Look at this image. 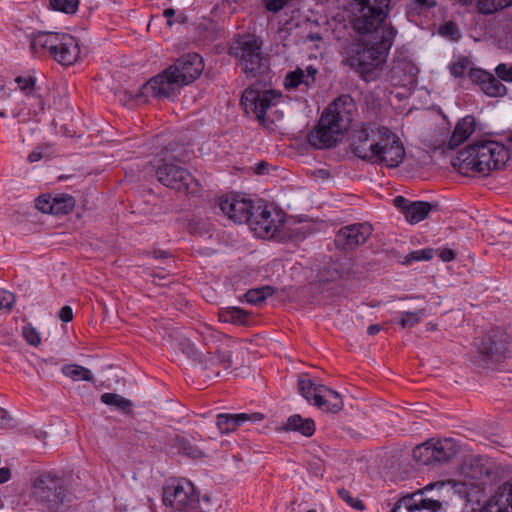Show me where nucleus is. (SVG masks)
<instances>
[{
  "mask_svg": "<svg viewBox=\"0 0 512 512\" xmlns=\"http://www.w3.org/2000/svg\"><path fill=\"white\" fill-rule=\"evenodd\" d=\"M391 0H349L348 12L351 27L363 35L380 30L390 13Z\"/></svg>",
  "mask_w": 512,
  "mask_h": 512,
  "instance_id": "nucleus-8",
  "label": "nucleus"
},
{
  "mask_svg": "<svg viewBox=\"0 0 512 512\" xmlns=\"http://www.w3.org/2000/svg\"><path fill=\"white\" fill-rule=\"evenodd\" d=\"M434 438L416 446L413 449L412 456L414 460L421 465H434Z\"/></svg>",
  "mask_w": 512,
  "mask_h": 512,
  "instance_id": "nucleus-30",
  "label": "nucleus"
},
{
  "mask_svg": "<svg viewBox=\"0 0 512 512\" xmlns=\"http://www.w3.org/2000/svg\"><path fill=\"white\" fill-rule=\"evenodd\" d=\"M32 494L47 509L63 504L68 494L65 480L55 472H42L32 480Z\"/></svg>",
  "mask_w": 512,
  "mask_h": 512,
  "instance_id": "nucleus-9",
  "label": "nucleus"
},
{
  "mask_svg": "<svg viewBox=\"0 0 512 512\" xmlns=\"http://www.w3.org/2000/svg\"><path fill=\"white\" fill-rule=\"evenodd\" d=\"M282 98L283 94L278 90H259L251 86L244 90L241 105L247 114L255 115L260 126L270 128L273 121L266 116V113L269 109L278 105Z\"/></svg>",
  "mask_w": 512,
  "mask_h": 512,
  "instance_id": "nucleus-10",
  "label": "nucleus"
},
{
  "mask_svg": "<svg viewBox=\"0 0 512 512\" xmlns=\"http://www.w3.org/2000/svg\"><path fill=\"white\" fill-rule=\"evenodd\" d=\"M101 401L109 406H115L119 408L120 410H129L132 403L130 400L122 397L119 394L116 393H104L101 395Z\"/></svg>",
  "mask_w": 512,
  "mask_h": 512,
  "instance_id": "nucleus-40",
  "label": "nucleus"
},
{
  "mask_svg": "<svg viewBox=\"0 0 512 512\" xmlns=\"http://www.w3.org/2000/svg\"><path fill=\"white\" fill-rule=\"evenodd\" d=\"M396 35L397 30L392 25L366 32L359 42L345 49L343 63L356 71L363 80H375L386 63Z\"/></svg>",
  "mask_w": 512,
  "mask_h": 512,
  "instance_id": "nucleus-2",
  "label": "nucleus"
},
{
  "mask_svg": "<svg viewBox=\"0 0 512 512\" xmlns=\"http://www.w3.org/2000/svg\"><path fill=\"white\" fill-rule=\"evenodd\" d=\"M262 47V39L251 33L239 34L230 47V55L237 59V66L248 77L256 78L268 70Z\"/></svg>",
  "mask_w": 512,
  "mask_h": 512,
  "instance_id": "nucleus-7",
  "label": "nucleus"
},
{
  "mask_svg": "<svg viewBox=\"0 0 512 512\" xmlns=\"http://www.w3.org/2000/svg\"><path fill=\"white\" fill-rule=\"evenodd\" d=\"M42 158V153L41 152H38V151H33L32 153L29 154L28 156V160L33 163V162H36V161H39L40 159Z\"/></svg>",
  "mask_w": 512,
  "mask_h": 512,
  "instance_id": "nucleus-56",
  "label": "nucleus"
},
{
  "mask_svg": "<svg viewBox=\"0 0 512 512\" xmlns=\"http://www.w3.org/2000/svg\"><path fill=\"white\" fill-rule=\"evenodd\" d=\"M476 120L473 115H466L458 120L448 140V148L454 150L463 144L475 131Z\"/></svg>",
  "mask_w": 512,
  "mask_h": 512,
  "instance_id": "nucleus-24",
  "label": "nucleus"
},
{
  "mask_svg": "<svg viewBox=\"0 0 512 512\" xmlns=\"http://www.w3.org/2000/svg\"><path fill=\"white\" fill-rule=\"evenodd\" d=\"M265 168H266V163L265 162L259 163L258 164V173H262Z\"/></svg>",
  "mask_w": 512,
  "mask_h": 512,
  "instance_id": "nucleus-58",
  "label": "nucleus"
},
{
  "mask_svg": "<svg viewBox=\"0 0 512 512\" xmlns=\"http://www.w3.org/2000/svg\"><path fill=\"white\" fill-rule=\"evenodd\" d=\"M16 303V296L10 291L0 289V309L11 312Z\"/></svg>",
  "mask_w": 512,
  "mask_h": 512,
  "instance_id": "nucleus-44",
  "label": "nucleus"
},
{
  "mask_svg": "<svg viewBox=\"0 0 512 512\" xmlns=\"http://www.w3.org/2000/svg\"><path fill=\"white\" fill-rule=\"evenodd\" d=\"M510 158L509 149L502 143L490 139L474 141L459 153L458 159L467 170L489 174L502 169Z\"/></svg>",
  "mask_w": 512,
  "mask_h": 512,
  "instance_id": "nucleus-5",
  "label": "nucleus"
},
{
  "mask_svg": "<svg viewBox=\"0 0 512 512\" xmlns=\"http://www.w3.org/2000/svg\"><path fill=\"white\" fill-rule=\"evenodd\" d=\"M468 77L472 83L490 97H502L507 93V87L502 84L497 75L483 70L481 68H471Z\"/></svg>",
  "mask_w": 512,
  "mask_h": 512,
  "instance_id": "nucleus-20",
  "label": "nucleus"
},
{
  "mask_svg": "<svg viewBox=\"0 0 512 512\" xmlns=\"http://www.w3.org/2000/svg\"><path fill=\"white\" fill-rule=\"evenodd\" d=\"M176 447L179 452L193 459H198L203 456V452L186 438L177 437Z\"/></svg>",
  "mask_w": 512,
  "mask_h": 512,
  "instance_id": "nucleus-38",
  "label": "nucleus"
},
{
  "mask_svg": "<svg viewBox=\"0 0 512 512\" xmlns=\"http://www.w3.org/2000/svg\"><path fill=\"white\" fill-rule=\"evenodd\" d=\"M477 6L482 14L489 15L512 6V0H478Z\"/></svg>",
  "mask_w": 512,
  "mask_h": 512,
  "instance_id": "nucleus-35",
  "label": "nucleus"
},
{
  "mask_svg": "<svg viewBox=\"0 0 512 512\" xmlns=\"http://www.w3.org/2000/svg\"><path fill=\"white\" fill-rule=\"evenodd\" d=\"M460 473L465 479L475 481V483H470L473 488L482 490L485 478L492 474V468L486 457L474 455L463 461Z\"/></svg>",
  "mask_w": 512,
  "mask_h": 512,
  "instance_id": "nucleus-17",
  "label": "nucleus"
},
{
  "mask_svg": "<svg viewBox=\"0 0 512 512\" xmlns=\"http://www.w3.org/2000/svg\"><path fill=\"white\" fill-rule=\"evenodd\" d=\"M395 206L400 209L411 224L419 223L428 217L432 206L428 202L424 201H409L403 196H397L394 199Z\"/></svg>",
  "mask_w": 512,
  "mask_h": 512,
  "instance_id": "nucleus-22",
  "label": "nucleus"
},
{
  "mask_svg": "<svg viewBox=\"0 0 512 512\" xmlns=\"http://www.w3.org/2000/svg\"><path fill=\"white\" fill-rule=\"evenodd\" d=\"M249 224L262 237H274L283 226V219L278 213L273 215L268 205L262 202L257 207L254 205Z\"/></svg>",
  "mask_w": 512,
  "mask_h": 512,
  "instance_id": "nucleus-14",
  "label": "nucleus"
},
{
  "mask_svg": "<svg viewBox=\"0 0 512 512\" xmlns=\"http://www.w3.org/2000/svg\"><path fill=\"white\" fill-rule=\"evenodd\" d=\"M218 358H219V360H220L221 362H223V363H224V367L227 369V368L229 367V365H230V360H229L230 356H226V355L223 353V354H219Z\"/></svg>",
  "mask_w": 512,
  "mask_h": 512,
  "instance_id": "nucleus-57",
  "label": "nucleus"
},
{
  "mask_svg": "<svg viewBox=\"0 0 512 512\" xmlns=\"http://www.w3.org/2000/svg\"><path fill=\"white\" fill-rule=\"evenodd\" d=\"M251 313L240 307H226L219 311V320L237 326L248 325Z\"/></svg>",
  "mask_w": 512,
  "mask_h": 512,
  "instance_id": "nucleus-28",
  "label": "nucleus"
},
{
  "mask_svg": "<svg viewBox=\"0 0 512 512\" xmlns=\"http://www.w3.org/2000/svg\"><path fill=\"white\" fill-rule=\"evenodd\" d=\"M80 5V0H49L48 8L65 14H75Z\"/></svg>",
  "mask_w": 512,
  "mask_h": 512,
  "instance_id": "nucleus-36",
  "label": "nucleus"
},
{
  "mask_svg": "<svg viewBox=\"0 0 512 512\" xmlns=\"http://www.w3.org/2000/svg\"><path fill=\"white\" fill-rule=\"evenodd\" d=\"M0 508H2V505H0Z\"/></svg>",
  "mask_w": 512,
  "mask_h": 512,
  "instance_id": "nucleus-61",
  "label": "nucleus"
},
{
  "mask_svg": "<svg viewBox=\"0 0 512 512\" xmlns=\"http://www.w3.org/2000/svg\"><path fill=\"white\" fill-rule=\"evenodd\" d=\"M275 293V288L272 286H262L248 290L244 297L245 300L252 305H258L264 302L268 297Z\"/></svg>",
  "mask_w": 512,
  "mask_h": 512,
  "instance_id": "nucleus-33",
  "label": "nucleus"
},
{
  "mask_svg": "<svg viewBox=\"0 0 512 512\" xmlns=\"http://www.w3.org/2000/svg\"><path fill=\"white\" fill-rule=\"evenodd\" d=\"M320 392L322 393L317 398V407L320 410L336 414L343 409L344 403L338 392L325 385H320Z\"/></svg>",
  "mask_w": 512,
  "mask_h": 512,
  "instance_id": "nucleus-25",
  "label": "nucleus"
},
{
  "mask_svg": "<svg viewBox=\"0 0 512 512\" xmlns=\"http://www.w3.org/2000/svg\"><path fill=\"white\" fill-rule=\"evenodd\" d=\"M156 176L161 184L170 189L191 194H195L198 191L199 183L191 172L174 162L162 160V163L156 170Z\"/></svg>",
  "mask_w": 512,
  "mask_h": 512,
  "instance_id": "nucleus-11",
  "label": "nucleus"
},
{
  "mask_svg": "<svg viewBox=\"0 0 512 512\" xmlns=\"http://www.w3.org/2000/svg\"><path fill=\"white\" fill-rule=\"evenodd\" d=\"M382 327L379 324H372L368 326L367 333L371 336L377 335L381 331Z\"/></svg>",
  "mask_w": 512,
  "mask_h": 512,
  "instance_id": "nucleus-55",
  "label": "nucleus"
},
{
  "mask_svg": "<svg viewBox=\"0 0 512 512\" xmlns=\"http://www.w3.org/2000/svg\"><path fill=\"white\" fill-rule=\"evenodd\" d=\"M204 63L197 53H188L178 58L164 71L148 80L140 89L144 98H170L179 88L194 82L202 73Z\"/></svg>",
  "mask_w": 512,
  "mask_h": 512,
  "instance_id": "nucleus-3",
  "label": "nucleus"
},
{
  "mask_svg": "<svg viewBox=\"0 0 512 512\" xmlns=\"http://www.w3.org/2000/svg\"><path fill=\"white\" fill-rule=\"evenodd\" d=\"M468 60L463 57L450 67V72L454 77H462L467 69Z\"/></svg>",
  "mask_w": 512,
  "mask_h": 512,
  "instance_id": "nucleus-47",
  "label": "nucleus"
},
{
  "mask_svg": "<svg viewBox=\"0 0 512 512\" xmlns=\"http://www.w3.org/2000/svg\"><path fill=\"white\" fill-rule=\"evenodd\" d=\"M495 73L500 81L512 82V64L500 63L496 66Z\"/></svg>",
  "mask_w": 512,
  "mask_h": 512,
  "instance_id": "nucleus-46",
  "label": "nucleus"
},
{
  "mask_svg": "<svg viewBox=\"0 0 512 512\" xmlns=\"http://www.w3.org/2000/svg\"><path fill=\"white\" fill-rule=\"evenodd\" d=\"M439 507L438 501L426 498L419 490L399 498L390 512H436Z\"/></svg>",
  "mask_w": 512,
  "mask_h": 512,
  "instance_id": "nucleus-18",
  "label": "nucleus"
},
{
  "mask_svg": "<svg viewBox=\"0 0 512 512\" xmlns=\"http://www.w3.org/2000/svg\"><path fill=\"white\" fill-rule=\"evenodd\" d=\"M435 250L433 248H424L420 250L411 251L402 260L405 266L411 265L415 261H429L434 257Z\"/></svg>",
  "mask_w": 512,
  "mask_h": 512,
  "instance_id": "nucleus-39",
  "label": "nucleus"
},
{
  "mask_svg": "<svg viewBox=\"0 0 512 512\" xmlns=\"http://www.w3.org/2000/svg\"><path fill=\"white\" fill-rule=\"evenodd\" d=\"M284 430L299 432L305 437H311L316 430L315 422L312 418H302L299 414L291 415L285 425Z\"/></svg>",
  "mask_w": 512,
  "mask_h": 512,
  "instance_id": "nucleus-27",
  "label": "nucleus"
},
{
  "mask_svg": "<svg viewBox=\"0 0 512 512\" xmlns=\"http://www.w3.org/2000/svg\"><path fill=\"white\" fill-rule=\"evenodd\" d=\"M434 465L448 463L457 453L458 445L452 438L434 439Z\"/></svg>",
  "mask_w": 512,
  "mask_h": 512,
  "instance_id": "nucleus-26",
  "label": "nucleus"
},
{
  "mask_svg": "<svg viewBox=\"0 0 512 512\" xmlns=\"http://www.w3.org/2000/svg\"><path fill=\"white\" fill-rule=\"evenodd\" d=\"M163 16L167 19V25L169 27H172L175 23L184 24L187 21V17L184 13L176 15V11L173 8L165 9Z\"/></svg>",
  "mask_w": 512,
  "mask_h": 512,
  "instance_id": "nucleus-45",
  "label": "nucleus"
},
{
  "mask_svg": "<svg viewBox=\"0 0 512 512\" xmlns=\"http://www.w3.org/2000/svg\"><path fill=\"white\" fill-rule=\"evenodd\" d=\"M306 87H312L316 82L317 69L313 65H309L305 70Z\"/></svg>",
  "mask_w": 512,
  "mask_h": 512,
  "instance_id": "nucleus-50",
  "label": "nucleus"
},
{
  "mask_svg": "<svg viewBox=\"0 0 512 512\" xmlns=\"http://www.w3.org/2000/svg\"><path fill=\"white\" fill-rule=\"evenodd\" d=\"M339 498L343 500L347 505L352 507L355 510L363 511L365 509V504L362 500L353 497L352 493L345 489L341 488L337 492Z\"/></svg>",
  "mask_w": 512,
  "mask_h": 512,
  "instance_id": "nucleus-42",
  "label": "nucleus"
},
{
  "mask_svg": "<svg viewBox=\"0 0 512 512\" xmlns=\"http://www.w3.org/2000/svg\"><path fill=\"white\" fill-rule=\"evenodd\" d=\"M356 104L350 95H341L323 111L317 125L307 136L308 143L316 149L335 147L349 129Z\"/></svg>",
  "mask_w": 512,
  "mask_h": 512,
  "instance_id": "nucleus-4",
  "label": "nucleus"
},
{
  "mask_svg": "<svg viewBox=\"0 0 512 512\" xmlns=\"http://www.w3.org/2000/svg\"><path fill=\"white\" fill-rule=\"evenodd\" d=\"M373 228L368 223H355L342 227L336 234L335 244L343 250H354L371 236Z\"/></svg>",
  "mask_w": 512,
  "mask_h": 512,
  "instance_id": "nucleus-16",
  "label": "nucleus"
},
{
  "mask_svg": "<svg viewBox=\"0 0 512 512\" xmlns=\"http://www.w3.org/2000/svg\"><path fill=\"white\" fill-rule=\"evenodd\" d=\"M306 512H317V510H316V509H309V510H308V511H306Z\"/></svg>",
  "mask_w": 512,
  "mask_h": 512,
  "instance_id": "nucleus-60",
  "label": "nucleus"
},
{
  "mask_svg": "<svg viewBox=\"0 0 512 512\" xmlns=\"http://www.w3.org/2000/svg\"><path fill=\"white\" fill-rule=\"evenodd\" d=\"M0 116L5 118L6 117V113L5 112H0Z\"/></svg>",
  "mask_w": 512,
  "mask_h": 512,
  "instance_id": "nucleus-59",
  "label": "nucleus"
},
{
  "mask_svg": "<svg viewBox=\"0 0 512 512\" xmlns=\"http://www.w3.org/2000/svg\"><path fill=\"white\" fill-rule=\"evenodd\" d=\"M508 344L497 333H486L477 344V352L480 360L486 364H498L506 358Z\"/></svg>",
  "mask_w": 512,
  "mask_h": 512,
  "instance_id": "nucleus-15",
  "label": "nucleus"
},
{
  "mask_svg": "<svg viewBox=\"0 0 512 512\" xmlns=\"http://www.w3.org/2000/svg\"><path fill=\"white\" fill-rule=\"evenodd\" d=\"M436 252L438 253L439 258L443 262H451L457 256V253L454 250L447 248V247L439 248V249L435 250V253Z\"/></svg>",
  "mask_w": 512,
  "mask_h": 512,
  "instance_id": "nucleus-49",
  "label": "nucleus"
},
{
  "mask_svg": "<svg viewBox=\"0 0 512 512\" xmlns=\"http://www.w3.org/2000/svg\"><path fill=\"white\" fill-rule=\"evenodd\" d=\"M37 78L34 75H19L15 78V83L17 84V89H19L22 93L27 96L37 97L40 100V108L43 111L44 103L41 100V96L38 93L39 88L36 86Z\"/></svg>",
  "mask_w": 512,
  "mask_h": 512,
  "instance_id": "nucleus-29",
  "label": "nucleus"
},
{
  "mask_svg": "<svg viewBox=\"0 0 512 512\" xmlns=\"http://www.w3.org/2000/svg\"><path fill=\"white\" fill-rule=\"evenodd\" d=\"M11 478V471L7 467L0 468V484L6 483Z\"/></svg>",
  "mask_w": 512,
  "mask_h": 512,
  "instance_id": "nucleus-54",
  "label": "nucleus"
},
{
  "mask_svg": "<svg viewBox=\"0 0 512 512\" xmlns=\"http://www.w3.org/2000/svg\"><path fill=\"white\" fill-rule=\"evenodd\" d=\"M61 372L73 381L95 382L91 370L78 364H65L62 366Z\"/></svg>",
  "mask_w": 512,
  "mask_h": 512,
  "instance_id": "nucleus-31",
  "label": "nucleus"
},
{
  "mask_svg": "<svg viewBox=\"0 0 512 512\" xmlns=\"http://www.w3.org/2000/svg\"><path fill=\"white\" fill-rule=\"evenodd\" d=\"M438 33L451 41H458L461 38L458 25L453 21H447L441 24L438 28Z\"/></svg>",
  "mask_w": 512,
  "mask_h": 512,
  "instance_id": "nucleus-41",
  "label": "nucleus"
},
{
  "mask_svg": "<svg viewBox=\"0 0 512 512\" xmlns=\"http://www.w3.org/2000/svg\"><path fill=\"white\" fill-rule=\"evenodd\" d=\"M424 315V309H419L415 312L403 311L399 314V320L397 323L401 326L402 329L413 328L421 322Z\"/></svg>",
  "mask_w": 512,
  "mask_h": 512,
  "instance_id": "nucleus-34",
  "label": "nucleus"
},
{
  "mask_svg": "<svg viewBox=\"0 0 512 512\" xmlns=\"http://www.w3.org/2000/svg\"><path fill=\"white\" fill-rule=\"evenodd\" d=\"M75 198L69 194H43L36 199V208L43 213L66 215L75 207Z\"/></svg>",
  "mask_w": 512,
  "mask_h": 512,
  "instance_id": "nucleus-19",
  "label": "nucleus"
},
{
  "mask_svg": "<svg viewBox=\"0 0 512 512\" xmlns=\"http://www.w3.org/2000/svg\"><path fill=\"white\" fill-rule=\"evenodd\" d=\"M290 0H263L265 8L272 13L281 11Z\"/></svg>",
  "mask_w": 512,
  "mask_h": 512,
  "instance_id": "nucleus-48",
  "label": "nucleus"
},
{
  "mask_svg": "<svg viewBox=\"0 0 512 512\" xmlns=\"http://www.w3.org/2000/svg\"><path fill=\"white\" fill-rule=\"evenodd\" d=\"M320 385L315 384L309 378H300L298 380V390L300 394L309 402L317 406V398L320 392Z\"/></svg>",
  "mask_w": 512,
  "mask_h": 512,
  "instance_id": "nucleus-32",
  "label": "nucleus"
},
{
  "mask_svg": "<svg viewBox=\"0 0 512 512\" xmlns=\"http://www.w3.org/2000/svg\"><path fill=\"white\" fill-rule=\"evenodd\" d=\"M25 338L31 345L34 346H37L41 341L39 335L34 330L25 332Z\"/></svg>",
  "mask_w": 512,
  "mask_h": 512,
  "instance_id": "nucleus-53",
  "label": "nucleus"
},
{
  "mask_svg": "<svg viewBox=\"0 0 512 512\" xmlns=\"http://www.w3.org/2000/svg\"><path fill=\"white\" fill-rule=\"evenodd\" d=\"M30 48L34 55H48L64 66L73 65L80 56L76 38L68 33L38 32L33 35Z\"/></svg>",
  "mask_w": 512,
  "mask_h": 512,
  "instance_id": "nucleus-6",
  "label": "nucleus"
},
{
  "mask_svg": "<svg viewBox=\"0 0 512 512\" xmlns=\"http://www.w3.org/2000/svg\"><path fill=\"white\" fill-rule=\"evenodd\" d=\"M58 317L63 322H71L74 317L72 308L68 305L63 306L58 312Z\"/></svg>",
  "mask_w": 512,
  "mask_h": 512,
  "instance_id": "nucleus-51",
  "label": "nucleus"
},
{
  "mask_svg": "<svg viewBox=\"0 0 512 512\" xmlns=\"http://www.w3.org/2000/svg\"><path fill=\"white\" fill-rule=\"evenodd\" d=\"M354 155L370 163L399 166L405 158L400 138L389 128L376 123H362L352 133Z\"/></svg>",
  "mask_w": 512,
  "mask_h": 512,
  "instance_id": "nucleus-1",
  "label": "nucleus"
},
{
  "mask_svg": "<svg viewBox=\"0 0 512 512\" xmlns=\"http://www.w3.org/2000/svg\"><path fill=\"white\" fill-rule=\"evenodd\" d=\"M305 71L301 68H297L294 71H290L284 78V87L286 90H292L298 88L300 85L306 86Z\"/></svg>",
  "mask_w": 512,
  "mask_h": 512,
  "instance_id": "nucleus-37",
  "label": "nucleus"
},
{
  "mask_svg": "<svg viewBox=\"0 0 512 512\" xmlns=\"http://www.w3.org/2000/svg\"><path fill=\"white\" fill-rule=\"evenodd\" d=\"M480 512H512V478L499 486L495 495Z\"/></svg>",
  "mask_w": 512,
  "mask_h": 512,
  "instance_id": "nucleus-23",
  "label": "nucleus"
},
{
  "mask_svg": "<svg viewBox=\"0 0 512 512\" xmlns=\"http://www.w3.org/2000/svg\"><path fill=\"white\" fill-rule=\"evenodd\" d=\"M163 502L165 506L179 512H193L200 504L194 485L183 479L164 489Z\"/></svg>",
  "mask_w": 512,
  "mask_h": 512,
  "instance_id": "nucleus-12",
  "label": "nucleus"
},
{
  "mask_svg": "<svg viewBox=\"0 0 512 512\" xmlns=\"http://www.w3.org/2000/svg\"><path fill=\"white\" fill-rule=\"evenodd\" d=\"M264 415L259 412L253 413H219L216 417V426L221 435H227L236 431L246 422H261Z\"/></svg>",
  "mask_w": 512,
  "mask_h": 512,
  "instance_id": "nucleus-21",
  "label": "nucleus"
},
{
  "mask_svg": "<svg viewBox=\"0 0 512 512\" xmlns=\"http://www.w3.org/2000/svg\"><path fill=\"white\" fill-rule=\"evenodd\" d=\"M436 5V0H411L408 7L411 11L422 14Z\"/></svg>",
  "mask_w": 512,
  "mask_h": 512,
  "instance_id": "nucleus-43",
  "label": "nucleus"
},
{
  "mask_svg": "<svg viewBox=\"0 0 512 512\" xmlns=\"http://www.w3.org/2000/svg\"><path fill=\"white\" fill-rule=\"evenodd\" d=\"M12 418L9 412L0 407V428H7L11 426Z\"/></svg>",
  "mask_w": 512,
  "mask_h": 512,
  "instance_id": "nucleus-52",
  "label": "nucleus"
},
{
  "mask_svg": "<svg viewBox=\"0 0 512 512\" xmlns=\"http://www.w3.org/2000/svg\"><path fill=\"white\" fill-rule=\"evenodd\" d=\"M220 209L235 223H250L254 203L240 194H228L220 199Z\"/></svg>",
  "mask_w": 512,
  "mask_h": 512,
  "instance_id": "nucleus-13",
  "label": "nucleus"
}]
</instances>
